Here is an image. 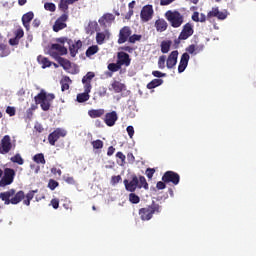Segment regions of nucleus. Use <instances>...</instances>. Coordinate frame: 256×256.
Here are the masks:
<instances>
[{
	"instance_id": "1",
	"label": "nucleus",
	"mask_w": 256,
	"mask_h": 256,
	"mask_svg": "<svg viewBox=\"0 0 256 256\" xmlns=\"http://www.w3.org/2000/svg\"><path fill=\"white\" fill-rule=\"evenodd\" d=\"M35 193H37V190H31L25 195L23 190L17 192L15 189H10L6 192H1L0 199L4 201L6 205H19V203L23 201V204L29 207L35 197ZM1 209H3V207L0 205V211Z\"/></svg>"
},
{
	"instance_id": "2",
	"label": "nucleus",
	"mask_w": 256,
	"mask_h": 256,
	"mask_svg": "<svg viewBox=\"0 0 256 256\" xmlns=\"http://www.w3.org/2000/svg\"><path fill=\"white\" fill-rule=\"evenodd\" d=\"M35 193H37V190H31L25 195L23 190L17 192L15 189H10L6 192H1L0 199L4 201L6 205H19V203L23 201V204L29 207L35 197ZM1 209H3V207L0 205V211Z\"/></svg>"
},
{
	"instance_id": "3",
	"label": "nucleus",
	"mask_w": 256,
	"mask_h": 256,
	"mask_svg": "<svg viewBox=\"0 0 256 256\" xmlns=\"http://www.w3.org/2000/svg\"><path fill=\"white\" fill-rule=\"evenodd\" d=\"M124 186L126 191H129L130 193H135L137 189H149V183H147V179H145V176L138 177L135 174H132L130 176V180H124Z\"/></svg>"
},
{
	"instance_id": "4",
	"label": "nucleus",
	"mask_w": 256,
	"mask_h": 256,
	"mask_svg": "<svg viewBox=\"0 0 256 256\" xmlns=\"http://www.w3.org/2000/svg\"><path fill=\"white\" fill-rule=\"evenodd\" d=\"M162 209L163 207L161 205L153 201L151 205H148L144 208H140L138 211V215L141 221H151L155 214L159 215V213H161Z\"/></svg>"
},
{
	"instance_id": "5",
	"label": "nucleus",
	"mask_w": 256,
	"mask_h": 256,
	"mask_svg": "<svg viewBox=\"0 0 256 256\" xmlns=\"http://www.w3.org/2000/svg\"><path fill=\"white\" fill-rule=\"evenodd\" d=\"M165 19L170 23L174 29H179L183 25L184 17L177 10H168L164 14Z\"/></svg>"
},
{
	"instance_id": "6",
	"label": "nucleus",
	"mask_w": 256,
	"mask_h": 256,
	"mask_svg": "<svg viewBox=\"0 0 256 256\" xmlns=\"http://www.w3.org/2000/svg\"><path fill=\"white\" fill-rule=\"evenodd\" d=\"M4 175L0 180V187H7V185H11L15 179V170L12 168H5Z\"/></svg>"
},
{
	"instance_id": "7",
	"label": "nucleus",
	"mask_w": 256,
	"mask_h": 256,
	"mask_svg": "<svg viewBox=\"0 0 256 256\" xmlns=\"http://www.w3.org/2000/svg\"><path fill=\"white\" fill-rule=\"evenodd\" d=\"M48 53L53 59H59L61 55H67V49L61 44H52Z\"/></svg>"
},
{
	"instance_id": "8",
	"label": "nucleus",
	"mask_w": 256,
	"mask_h": 256,
	"mask_svg": "<svg viewBox=\"0 0 256 256\" xmlns=\"http://www.w3.org/2000/svg\"><path fill=\"white\" fill-rule=\"evenodd\" d=\"M132 33L133 31L131 30V27L129 26L122 27L118 34V41H117L118 45H123V43H127Z\"/></svg>"
},
{
	"instance_id": "9",
	"label": "nucleus",
	"mask_w": 256,
	"mask_h": 256,
	"mask_svg": "<svg viewBox=\"0 0 256 256\" xmlns=\"http://www.w3.org/2000/svg\"><path fill=\"white\" fill-rule=\"evenodd\" d=\"M162 181L164 183H172V185H177L181 181V176L177 172L166 171L162 176Z\"/></svg>"
},
{
	"instance_id": "10",
	"label": "nucleus",
	"mask_w": 256,
	"mask_h": 256,
	"mask_svg": "<svg viewBox=\"0 0 256 256\" xmlns=\"http://www.w3.org/2000/svg\"><path fill=\"white\" fill-rule=\"evenodd\" d=\"M11 149H15V145L11 143V136L5 135L1 140L0 153L5 155L11 151Z\"/></svg>"
},
{
	"instance_id": "11",
	"label": "nucleus",
	"mask_w": 256,
	"mask_h": 256,
	"mask_svg": "<svg viewBox=\"0 0 256 256\" xmlns=\"http://www.w3.org/2000/svg\"><path fill=\"white\" fill-rule=\"evenodd\" d=\"M67 132L61 128H57L52 133L48 135V141L50 145L55 146V143L61 139V137H65Z\"/></svg>"
},
{
	"instance_id": "12",
	"label": "nucleus",
	"mask_w": 256,
	"mask_h": 256,
	"mask_svg": "<svg viewBox=\"0 0 256 256\" xmlns=\"http://www.w3.org/2000/svg\"><path fill=\"white\" fill-rule=\"evenodd\" d=\"M153 6L152 5H146L142 8L140 13L141 21L144 23H147V21H151L153 19Z\"/></svg>"
},
{
	"instance_id": "13",
	"label": "nucleus",
	"mask_w": 256,
	"mask_h": 256,
	"mask_svg": "<svg viewBox=\"0 0 256 256\" xmlns=\"http://www.w3.org/2000/svg\"><path fill=\"white\" fill-rule=\"evenodd\" d=\"M193 33H195V30H193V24L188 22L183 26L182 31L179 34V39L187 40L193 35Z\"/></svg>"
},
{
	"instance_id": "14",
	"label": "nucleus",
	"mask_w": 256,
	"mask_h": 256,
	"mask_svg": "<svg viewBox=\"0 0 256 256\" xmlns=\"http://www.w3.org/2000/svg\"><path fill=\"white\" fill-rule=\"evenodd\" d=\"M117 63L121 67L122 65L129 67V65H131V58L127 52L120 51L117 53Z\"/></svg>"
},
{
	"instance_id": "15",
	"label": "nucleus",
	"mask_w": 256,
	"mask_h": 256,
	"mask_svg": "<svg viewBox=\"0 0 256 256\" xmlns=\"http://www.w3.org/2000/svg\"><path fill=\"white\" fill-rule=\"evenodd\" d=\"M217 17L220 21H225L227 19V12L219 11V7H213L212 11H209L207 14V19H213Z\"/></svg>"
},
{
	"instance_id": "16",
	"label": "nucleus",
	"mask_w": 256,
	"mask_h": 256,
	"mask_svg": "<svg viewBox=\"0 0 256 256\" xmlns=\"http://www.w3.org/2000/svg\"><path fill=\"white\" fill-rule=\"evenodd\" d=\"M178 57H179V51H177V50H174L169 54V56L166 60L167 69H173V67H175V65H177Z\"/></svg>"
},
{
	"instance_id": "17",
	"label": "nucleus",
	"mask_w": 256,
	"mask_h": 256,
	"mask_svg": "<svg viewBox=\"0 0 256 256\" xmlns=\"http://www.w3.org/2000/svg\"><path fill=\"white\" fill-rule=\"evenodd\" d=\"M117 119H119V117L117 116V112L112 111V112L106 113L104 122L108 127H113V125H115V123L117 122Z\"/></svg>"
},
{
	"instance_id": "18",
	"label": "nucleus",
	"mask_w": 256,
	"mask_h": 256,
	"mask_svg": "<svg viewBox=\"0 0 256 256\" xmlns=\"http://www.w3.org/2000/svg\"><path fill=\"white\" fill-rule=\"evenodd\" d=\"M189 59H191L189 53L185 52L182 54L180 63L178 65V73H183V71L187 69V65H189Z\"/></svg>"
},
{
	"instance_id": "19",
	"label": "nucleus",
	"mask_w": 256,
	"mask_h": 256,
	"mask_svg": "<svg viewBox=\"0 0 256 256\" xmlns=\"http://www.w3.org/2000/svg\"><path fill=\"white\" fill-rule=\"evenodd\" d=\"M115 21V15L111 13H106L100 19L98 20V23H100L101 27H107V25H111Z\"/></svg>"
},
{
	"instance_id": "20",
	"label": "nucleus",
	"mask_w": 256,
	"mask_h": 256,
	"mask_svg": "<svg viewBox=\"0 0 256 256\" xmlns=\"http://www.w3.org/2000/svg\"><path fill=\"white\" fill-rule=\"evenodd\" d=\"M34 17L35 14L33 13V11L27 12L22 16V24L24 25L26 31H29L31 27L30 23L33 21Z\"/></svg>"
},
{
	"instance_id": "21",
	"label": "nucleus",
	"mask_w": 256,
	"mask_h": 256,
	"mask_svg": "<svg viewBox=\"0 0 256 256\" xmlns=\"http://www.w3.org/2000/svg\"><path fill=\"white\" fill-rule=\"evenodd\" d=\"M155 27L156 31H158L159 33H163V31H167L169 24H167V21H165V19L161 18L155 21Z\"/></svg>"
},
{
	"instance_id": "22",
	"label": "nucleus",
	"mask_w": 256,
	"mask_h": 256,
	"mask_svg": "<svg viewBox=\"0 0 256 256\" xmlns=\"http://www.w3.org/2000/svg\"><path fill=\"white\" fill-rule=\"evenodd\" d=\"M83 47V42L81 40H78L76 43L70 45L69 51L71 57H76L77 53H79V49Z\"/></svg>"
},
{
	"instance_id": "23",
	"label": "nucleus",
	"mask_w": 256,
	"mask_h": 256,
	"mask_svg": "<svg viewBox=\"0 0 256 256\" xmlns=\"http://www.w3.org/2000/svg\"><path fill=\"white\" fill-rule=\"evenodd\" d=\"M114 93H122V91H127V85L121 83L120 81H114L111 84Z\"/></svg>"
},
{
	"instance_id": "24",
	"label": "nucleus",
	"mask_w": 256,
	"mask_h": 256,
	"mask_svg": "<svg viewBox=\"0 0 256 256\" xmlns=\"http://www.w3.org/2000/svg\"><path fill=\"white\" fill-rule=\"evenodd\" d=\"M55 60L59 63L60 67H63L65 71H69L71 69V61L65 59L63 57L55 58Z\"/></svg>"
},
{
	"instance_id": "25",
	"label": "nucleus",
	"mask_w": 256,
	"mask_h": 256,
	"mask_svg": "<svg viewBox=\"0 0 256 256\" xmlns=\"http://www.w3.org/2000/svg\"><path fill=\"white\" fill-rule=\"evenodd\" d=\"M89 117L91 119H97L98 117H103L105 115V110L104 109H92L88 111Z\"/></svg>"
},
{
	"instance_id": "26",
	"label": "nucleus",
	"mask_w": 256,
	"mask_h": 256,
	"mask_svg": "<svg viewBox=\"0 0 256 256\" xmlns=\"http://www.w3.org/2000/svg\"><path fill=\"white\" fill-rule=\"evenodd\" d=\"M37 61L38 63H40V65H42V69H47V67H51V65L53 64L51 61H49V58L42 55H39L37 57Z\"/></svg>"
},
{
	"instance_id": "27",
	"label": "nucleus",
	"mask_w": 256,
	"mask_h": 256,
	"mask_svg": "<svg viewBox=\"0 0 256 256\" xmlns=\"http://www.w3.org/2000/svg\"><path fill=\"white\" fill-rule=\"evenodd\" d=\"M45 100H47V93L43 90L34 97L36 105H41Z\"/></svg>"
},
{
	"instance_id": "28",
	"label": "nucleus",
	"mask_w": 256,
	"mask_h": 256,
	"mask_svg": "<svg viewBox=\"0 0 256 256\" xmlns=\"http://www.w3.org/2000/svg\"><path fill=\"white\" fill-rule=\"evenodd\" d=\"M11 55V49L5 43H0V57H8Z\"/></svg>"
},
{
	"instance_id": "29",
	"label": "nucleus",
	"mask_w": 256,
	"mask_h": 256,
	"mask_svg": "<svg viewBox=\"0 0 256 256\" xmlns=\"http://www.w3.org/2000/svg\"><path fill=\"white\" fill-rule=\"evenodd\" d=\"M69 83H71V78H69V76H64V77L60 80L61 91H68V89H69Z\"/></svg>"
},
{
	"instance_id": "30",
	"label": "nucleus",
	"mask_w": 256,
	"mask_h": 256,
	"mask_svg": "<svg viewBox=\"0 0 256 256\" xmlns=\"http://www.w3.org/2000/svg\"><path fill=\"white\" fill-rule=\"evenodd\" d=\"M163 85V79H153L151 82L147 84V89H155L156 87H159Z\"/></svg>"
},
{
	"instance_id": "31",
	"label": "nucleus",
	"mask_w": 256,
	"mask_h": 256,
	"mask_svg": "<svg viewBox=\"0 0 256 256\" xmlns=\"http://www.w3.org/2000/svg\"><path fill=\"white\" fill-rule=\"evenodd\" d=\"M66 27H67V23L59 22L58 20H56L53 25V31L55 33H59V31H62V29H65Z\"/></svg>"
},
{
	"instance_id": "32",
	"label": "nucleus",
	"mask_w": 256,
	"mask_h": 256,
	"mask_svg": "<svg viewBox=\"0 0 256 256\" xmlns=\"http://www.w3.org/2000/svg\"><path fill=\"white\" fill-rule=\"evenodd\" d=\"M33 161L34 163H37L38 165H45L46 161H45V155L43 153H38L36 155L33 156Z\"/></svg>"
},
{
	"instance_id": "33",
	"label": "nucleus",
	"mask_w": 256,
	"mask_h": 256,
	"mask_svg": "<svg viewBox=\"0 0 256 256\" xmlns=\"http://www.w3.org/2000/svg\"><path fill=\"white\" fill-rule=\"evenodd\" d=\"M173 42H171V40H167V41H162L161 42V52L162 53H167L168 51L171 50V45Z\"/></svg>"
},
{
	"instance_id": "34",
	"label": "nucleus",
	"mask_w": 256,
	"mask_h": 256,
	"mask_svg": "<svg viewBox=\"0 0 256 256\" xmlns=\"http://www.w3.org/2000/svg\"><path fill=\"white\" fill-rule=\"evenodd\" d=\"M99 52V46L92 45L86 50V57H93L96 53Z\"/></svg>"
},
{
	"instance_id": "35",
	"label": "nucleus",
	"mask_w": 256,
	"mask_h": 256,
	"mask_svg": "<svg viewBox=\"0 0 256 256\" xmlns=\"http://www.w3.org/2000/svg\"><path fill=\"white\" fill-rule=\"evenodd\" d=\"M69 5V0H60L58 7L63 13H67L69 11Z\"/></svg>"
},
{
	"instance_id": "36",
	"label": "nucleus",
	"mask_w": 256,
	"mask_h": 256,
	"mask_svg": "<svg viewBox=\"0 0 256 256\" xmlns=\"http://www.w3.org/2000/svg\"><path fill=\"white\" fill-rule=\"evenodd\" d=\"M90 97L91 96L89 94L84 92L78 94L76 100L78 101V103H85L86 101H89Z\"/></svg>"
},
{
	"instance_id": "37",
	"label": "nucleus",
	"mask_w": 256,
	"mask_h": 256,
	"mask_svg": "<svg viewBox=\"0 0 256 256\" xmlns=\"http://www.w3.org/2000/svg\"><path fill=\"white\" fill-rule=\"evenodd\" d=\"M106 37L107 35L105 34V32H98L96 34V43H98V45H103V43H105Z\"/></svg>"
},
{
	"instance_id": "38",
	"label": "nucleus",
	"mask_w": 256,
	"mask_h": 256,
	"mask_svg": "<svg viewBox=\"0 0 256 256\" xmlns=\"http://www.w3.org/2000/svg\"><path fill=\"white\" fill-rule=\"evenodd\" d=\"M10 161L12 163H17V165H23V163H25V160H23V157H21V154H16L15 156L11 157Z\"/></svg>"
},
{
	"instance_id": "39",
	"label": "nucleus",
	"mask_w": 256,
	"mask_h": 256,
	"mask_svg": "<svg viewBox=\"0 0 256 256\" xmlns=\"http://www.w3.org/2000/svg\"><path fill=\"white\" fill-rule=\"evenodd\" d=\"M108 71H111V73H117L121 69V66L119 65V62L116 63H110L107 66Z\"/></svg>"
},
{
	"instance_id": "40",
	"label": "nucleus",
	"mask_w": 256,
	"mask_h": 256,
	"mask_svg": "<svg viewBox=\"0 0 256 256\" xmlns=\"http://www.w3.org/2000/svg\"><path fill=\"white\" fill-rule=\"evenodd\" d=\"M129 201H130V203L137 205V203H140L141 198L139 196H137V194L132 192L129 194Z\"/></svg>"
},
{
	"instance_id": "41",
	"label": "nucleus",
	"mask_w": 256,
	"mask_h": 256,
	"mask_svg": "<svg viewBox=\"0 0 256 256\" xmlns=\"http://www.w3.org/2000/svg\"><path fill=\"white\" fill-rule=\"evenodd\" d=\"M44 9L46 11H50L51 13H55L56 9H57V6H55L54 3H51V2H46L44 4Z\"/></svg>"
},
{
	"instance_id": "42",
	"label": "nucleus",
	"mask_w": 256,
	"mask_h": 256,
	"mask_svg": "<svg viewBox=\"0 0 256 256\" xmlns=\"http://www.w3.org/2000/svg\"><path fill=\"white\" fill-rule=\"evenodd\" d=\"M95 77V73L93 72H88L83 78H82V83H91L93 78Z\"/></svg>"
},
{
	"instance_id": "43",
	"label": "nucleus",
	"mask_w": 256,
	"mask_h": 256,
	"mask_svg": "<svg viewBox=\"0 0 256 256\" xmlns=\"http://www.w3.org/2000/svg\"><path fill=\"white\" fill-rule=\"evenodd\" d=\"M93 149H103V141L102 140H94L91 142Z\"/></svg>"
},
{
	"instance_id": "44",
	"label": "nucleus",
	"mask_w": 256,
	"mask_h": 256,
	"mask_svg": "<svg viewBox=\"0 0 256 256\" xmlns=\"http://www.w3.org/2000/svg\"><path fill=\"white\" fill-rule=\"evenodd\" d=\"M165 61H167V56L162 55L158 59V67L159 69H165Z\"/></svg>"
},
{
	"instance_id": "45",
	"label": "nucleus",
	"mask_w": 256,
	"mask_h": 256,
	"mask_svg": "<svg viewBox=\"0 0 256 256\" xmlns=\"http://www.w3.org/2000/svg\"><path fill=\"white\" fill-rule=\"evenodd\" d=\"M40 107L42 111H49V109H51V102L46 98V100L40 104Z\"/></svg>"
},
{
	"instance_id": "46",
	"label": "nucleus",
	"mask_w": 256,
	"mask_h": 256,
	"mask_svg": "<svg viewBox=\"0 0 256 256\" xmlns=\"http://www.w3.org/2000/svg\"><path fill=\"white\" fill-rule=\"evenodd\" d=\"M48 187H49V189H51V191H55V189H57V187H59V182H57L53 179H50L48 182Z\"/></svg>"
},
{
	"instance_id": "47",
	"label": "nucleus",
	"mask_w": 256,
	"mask_h": 256,
	"mask_svg": "<svg viewBox=\"0 0 256 256\" xmlns=\"http://www.w3.org/2000/svg\"><path fill=\"white\" fill-rule=\"evenodd\" d=\"M142 38L141 35L139 34H133V35H130V38L128 40L129 43H137V41H140Z\"/></svg>"
},
{
	"instance_id": "48",
	"label": "nucleus",
	"mask_w": 256,
	"mask_h": 256,
	"mask_svg": "<svg viewBox=\"0 0 256 256\" xmlns=\"http://www.w3.org/2000/svg\"><path fill=\"white\" fill-rule=\"evenodd\" d=\"M187 53H190V55H197V48L195 47V44H191L186 48Z\"/></svg>"
},
{
	"instance_id": "49",
	"label": "nucleus",
	"mask_w": 256,
	"mask_h": 256,
	"mask_svg": "<svg viewBox=\"0 0 256 256\" xmlns=\"http://www.w3.org/2000/svg\"><path fill=\"white\" fill-rule=\"evenodd\" d=\"M146 177L149 179H153V175H155V168H147L145 172Z\"/></svg>"
},
{
	"instance_id": "50",
	"label": "nucleus",
	"mask_w": 256,
	"mask_h": 256,
	"mask_svg": "<svg viewBox=\"0 0 256 256\" xmlns=\"http://www.w3.org/2000/svg\"><path fill=\"white\" fill-rule=\"evenodd\" d=\"M6 113H7L10 117H15V113H16L15 107L8 106V107L6 108Z\"/></svg>"
},
{
	"instance_id": "51",
	"label": "nucleus",
	"mask_w": 256,
	"mask_h": 256,
	"mask_svg": "<svg viewBox=\"0 0 256 256\" xmlns=\"http://www.w3.org/2000/svg\"><path fill=\"white\" fill-rule=\"evenodd\" d=\"M116 157L121 160L120 165H125V159H127V157L125 156V154H123V152H117Z\"/></svg>"
},
{
	"instance_id": "52",
	"label": "nucleus",
	"mask_w": 256,
	"mask_h": 256,
	"mask_svg": "<svg viewBox=\"0 0 256 256\" xmlns=\"http://www.w3.org/2000/svg\"><path fill=\"white\" fill-rule=\"evenodd\" d=\"M24 35H25V32L23 31L22 28L17 29L15 32V37L18 38L19 40L23 39Z\"/></svg>"
},
{
	"instance_id": "53",
	"label": "nucleus",
	"mask_w": 256,
	"mask_h": 256,
	"mask_svg": "<svg viewBox=\"0 0 256 256\" xmlns=\"http://www.w3.org/2000/svg\"><path fill=\"white\" fill-rule=\"evenodd\" d=\"M121 180H122L121 175L112 176L111 177V184L112 185H117V183H120Z\"/></svg>"
},
{
	"instance_id": "54",
	"label": "nucleus",
	"mask_w": 256,
	"mask_h": 256,
	"mask_svg": "<svg viewBox=\"0 0 256 256\" xmlns=\"http://www.w3.org/2000/svg\"><path fill=\"white\" fill-rule=\"evenodd\" d=\"M126 131L128 133V136L130 137V139H133V135H135V128H133V126H128L126 128Z\"/></svg>"
},
{
	"instance_id": "55",
	"label": "nucleus",
	"mask_w": 256,
	"mask_h": 256,
	"mask_svg": "<svg viewBox=\"0 0 256 256\" xmlns=\"http://www.w3.org/2000/svg\"><path fill=\"white\" fill-rule=\"evenodd\" d=\"M83 85H84V93L89 95V93H91V83L86 82V83H83Z\"/></svg>"
},
{
	"instance_id": "56",
	"label": "nucleus",
	"mask_w": 256,
	"mask_h": 256,
	"mask_svg": "<svg viewBox=\"0 0 256 256\" xmlns=\"http://www.w3.org/2000/svg\"><path fill=\"white\" fill-rule=\"evenodd\" d=\"M67 19H69V15H67V12H64V14H62L57 21H59L60 23H65L67 21Z\"/></svg>"
},
{
	"instance_id": "57",
	"label": "nucleus",
	"mask_w": 256,
	"mask_h": 256,
	"mask_svg": "<svg viewBox=\"0 0 256 256\" xmlns=\"http://www.w3.org/2000/svg\"><path fill=\"white\" fill-rule=\"evenodd\" d=\"M152 75H153V77H158V78L167 77V74L162 73V72L159 71V70L153 71V72H152Z\"/></svg>"
},
{
	"instance_id": "58",
	"label": "nucleus",
	"mask_w": 256,
	"mask_h": 256,
	"mask_svg": "<svg viewBox=\"0 0 256 256\" xmlns=\"http://www.w3.org/2000/svg\"><path fill=\"white\" fill-rule=\"evenodd\" d=\"M121 51L125 52L126 53H132L133 51H135V49L131 46H122L120 47Z\"/></svg>"
},
{
	"instance_id": "59",
	"label": "nucleus",
	"mask_w": 256,
	"mask_h": 256,
	"mask_svg": "<svg viewBox=\"0 0 256 256\" xmlns=\"http://www.w3.org/2000/svg\"><path fill=\"white\" fill-rule=\"evenodd\" d=\"M51 205H52L53 209H59V199L53 198L51 200Z\"/></svg>"
},
{
	"instance_id": "60",
	"label": "nucleus",
	"mask_w": 256,
	"mask_h": 256,
	"mask_svg": "<svg viewBox=\"0 0 256 256\" xmlns=\"http://www.w3.org/2000/svg\"><path fill=\"white\" fill-rule=\"evenodd\" d=\"M166 182L165 181H159L157 182L156 184V188L159 189V190H163L165 189V187H167V185L165 184Z\"/></svg>"
},
{
	"instance_id": "61",
	"label": "nucleus",
	"mask_w": 256,
	"mask_h": 256,
	"mask_svg": "<svg viewBox=\"0 0 256 256\" xmlns=\"http://www.w3.org/2000/svg\"><path fill=\"white\" fill-rule=\"evenodd\" d=\"M63 207H64V209H66V211H73V206L71 205V202H70V201H66V202L63 204Z\"/></svg>"
},
{
	"instance_id": "62",
	"label": "nucleus",
	"mask_w": 256,
	"mask_h": 256,
	"mask_svg": "<svg viewBox=\"0 0 256 256\" xmlns=\"http://www.w3.org/2000/svg\"><path fill=\"white\" fill-rule=\"evenodd\" d=\"M192 21H195V23H200L199 12H194L192 14Z\"/></svg>"
},
{
	"instance_id": "63",
	"label": "nucleus",
	"mask_w": 256,
	"mask_h": 256,
	"mask_svg": "<svg viewBox=\"0 0 256 256\" xmlns=\"http://www.w3.org/2000/svg\"><path fill=\"white\" fill-rule=\"evenodd\" d=\"M19 38H16V36L14 37V38H11L10 40H9V43H10V45H12V46H15V45H19Z\"/></svg>"
},
{
	"instance_id": "64",
	"label": "nucleus",
	"mask_w": 256,
	"mask_h": 256,
	"mask_svg": "<svg viewBox=\"0 0 256 256\" xmlns=\"http://www.w3.org/2000/svg\"><path fill=\"white\" fill-rule=\"evenodd\" d=\"M51 173H53V175H58V177H61L62 174L61 169L55 167L51 169Z\"/></svg>"
}]
</instances>
